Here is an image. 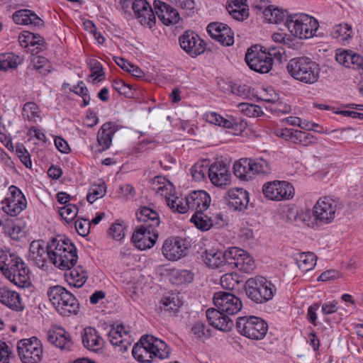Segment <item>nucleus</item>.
Segmentation results:
<instances>
[{
	"instance_id": "nucleus-25",
	"label": "nucleus",
	"mask_w": 363,
	"mask_h": 363,
	"mask_svg": "<svg viewBox=\"0 0 363 363\" xmlns=\"http://www.w3.org/2000/svg\"><path fill=\"white\" fill-rule=\"evenodd\" d=\"M136 217L141 227L157 229L160 224L159 213L150 207L141 206L136 212Z\"/></svg>"
},
{
	"instance_id": "nucleus-6",
	"label": "nucleus",
	"mask_w": 363,
	"mask_h": 363,
	"mask_svg": "<svg viewBox=\"0 0 363 363\" xmlns=\"http://www.w3.org/2000/svg\"><path fill=\"white\" fill-rule=\"evenodd\" d=\"M285 26L294 36L308 39L315 35L319 23L315 18L307 14L296 13L288 16Z\"/></svg>"
},
{
	"instance_id": "nucleus-53",
	"label": "nucleus",
	"mask_w": 363,
	"mask_h": 363,
	"mask_svg": "<svg viewBox=\"0 0 363 363\" xmlns=\"http://www.w3.org/2000/svg\"><path fill=\"white\" fill-rule=\"evenodd\" d=\"M78 207L74 204L68 203L60 210V216L67 223L72 222L78 213Z\"/></svg>"
},
{
	"instance_id": "nucleus-17",
	"label": "nucleus",
	"mask_w": 363,
	"mask_h": 363,
	"mask_svg": "<svg viewBox=\"0 0 363 363\" xmlns=\"http://www.w3.org/2000/svg\"><path fill=\"white\" fill-rule=\"evenodd\" d=\"M132 9L135 18L141 25L149 28H152L155 26L156 23L155 14L146 0H135L133 2Z\"/></svg>"
},
{
	"instance_id": "nucleus-11",
	"label": "nucleus",
	"mask_w": 363,
	"mask_h": 363,
	"mask_svg": "<svg viewBox=\"0 0 363 363\" xmlns=\"http://www.w3.org/2000/svg\"><path fill=\"white\" fill-rule=\"evenodd\" d=\"M262 192L267 199L276 201L289 200L295 194L291 183L279 180L265 183L262 186Z\"/></svg>"
},
{
	"instance_id": "nucleus-63",
	"label": "nucleus",
	"mask_w": 363,
	"mask_h": 363,
	"mask_svg": "<svg viewBox=\"0 0 363 363\" xmlns=\"http://www.w3.org/2000/svg\"><path fill=\"white\" fill-rule=\"evenodd\" d=\"M320 308L319 303H315L308 308L306 318L314 326L318 325L317 311Z\"/></svg>"
},
{
	"instance_id": "nucleus-37",
	"label": "nucleus",
	"mask_w": 363,
	"mask_h": 363,
	"mask_svg": "<svg viewBox=\"0 0 363 363\" xmlns=\"http://www.w3.org/2000/svg\"><path fill=\"white\" fill-rule=\"evenodd\" d=\"M22 58L13 52H6L0 55V71H7L9 69H16L21 64Z\"/></svg>"
},
{
	"instance_id": "nucleus-18",
	"label": "nucleus",
	"mask_w": 363,
	"mask_h": 363,
	"mask_svg": "<svg viewBox=\"0 0 363 363\" xmlns=\"http://www.w3.org/2000/svg\"><path fill=\"white\" fill-rule=\"evenodd\" d=\"M206 30L211 38L223 45L230 46L234 43V32L225 23L212 22L207 26Z\"/></svg>"
},
{
	"instance_id": "nucleus-29",
	"label": "nucleus",
	"mask_w": 363,
	"mask_h": 363,
	"mask_svg": "<svg viewBox=\"0 0 363 363\" xmlns=\"http://www.w3.org/2000/svg\"><path fill=\"white\" fill-rule=\"evenodd\" d=\"M13 20L16 24L30 26H40L43 23V20L33 11L28 9L16 11L13 14Z\"/></svg>"
},
{
	"instance_id": "nucleus-46",
	"label": "nucleus",
	"mask_w": 363,
	"mask_h": 363,
	"mask_svg": "<svg viewBox=\"0 0 363 363\" xmlns=\"http://www.w3.org/2000/svg\"><path fill=\"white\" fill-rule=\"evenodd\" d=\"M250 160L249 164L250 172L252 177L256 174H268L270 172V167L267 160L262 158L248 159Z\"/></svg>"
},
{
	"instance_id": "nucleus-33",
	"label": "nucleus",
	"mask_w": 363,
	"mask_h": 363,
	"mask_svg": "<svg viewBox=\"0 0 363 363\" xmlns=\"http://www.w3.org/2000/svg\"><path fill=\"white\" fill-rule=\"evenodd\" d=\"M203 262L209 267L218 268L225 265L224 252L211 248L206 250L201 254Z\"/></svg>"
},
{
	"instance_id": "nucleus-24",
	"label": "nucleus",
	"mask_w": 363,
	"mask_h": 363,
	"mask_svg": "<svg viewBox=\"0 0 363 363\" xmlns=\"http://www.w3.org/2000/svg\"><path fill=\"white\" fill-rule=\"evenodd\" d=\"M187 206L195 213H203L209 207L211 197L204 191H194L187 196Z\"/></svg>"
},
{
	"instance_id": "nucleus-21",
	"label": "nucleus",
	"mask_w": 363,
	"mask_h": 363,
	"mask_svg": "<svg viewBox=\"0 0 363 363\" xmlns=\"http://www.w3.org/2000/svg\"><path fill=\"white\" fill-rule=\"evenodd\" d=\"M208 178L215 186H222L228 184L230 179L228 167L222 160L213 162L210 165Z\"/></svg>"
},
{
	"instance_id": "nucleus-35",
	"label": "nucleus",
	"mask_w": 363,
	"mask_h": 363,
	"mask_svg": "<svg viewBox=\"0 0 363 363\" xmlns=\"http://www.w3.org/2000/svg\"><path fill=\"white\" fill-rule=\"evenodd\" d=\"M296 262L298 268L302 272H308L313 269L316 264V255L313 252H302L296 257Z\"/></svg>"
},
{
	"instance_id": "nucleus-52",
	"label": "nucleus",
	"mask_w": 363,
	"mask_h": 363,
	"mask_svg": "<svg viewBox=\"0 0 363 363\" xmlns=\"http://www.w3.org/2000/svg\"><path fill=\"white\" fill-rule=\"evenodd\" d=\"M238 276L234 273H227L220 277L221 286L227 290H233L239 284Z\"/></svg>"
},
{
	"instance_id": "nucleus-15",
	"label": "nucleus",
	"mask_w": 363,
	"mask_h": 363,
	"mask_svg": "<svg viewBox=\"0 0 363 363\" xmlns=\"http://www.w3.org/2000/svg\"><path fill=\"white\" fill-rule=\"evenodd\" d=\"M181 48L191 57L202 54L206 49L205 42L197 33L192 30H186L179 36Z\"/></svg>"
},
{
	"instance_id": "nucleus-42",
	"label": "nucleus",
	"mask_w": 363,
	"mask_h": 363,
	"mask_svg": "<svg viewBox=\"0 0 363 363\" xmlns=\"http://www.w3.org/2000/svg\"><path fill=\"white\" fill-rule=\"evenodd\" d=\"M263 15L267 21L273 23H279L289 16L286 11L279 8H272V6L264 9Z\"/></svg>"
},
{
	"instance_id": "nucleus-7",
	"label": "nucleus",
	"mask_w": 363,
	"mask_h": 363,
	"mask_svg": "<svg viewBox=\"0 0 363 363\" xmlns=\"http://www.w3.org/2000/svg\"><path fill=\"white\" fill-rule=\"evenodd\" d=\"M272 55L259 45H255L247 49L245 60L249 67L257 72L268 73L273 65L274 59Z\"/></svg>"
},
{
	"instance_id": "nucleus-51",
	"label": "nucleus",
	"mask_w": 363,
	"mask_h": 363,
	"mask_svg": "<svg viewBox=\"0 0 363 363\" xmlns=\"http://www.w3.org/2000/svg\"><path fill=\"white\" fill-rule=\"evenodd\" d=\"M106 192V186L104 182L99 184H93L89 189L86 200L89 203H93L99 198H102Z\"/></svg>"
},
{
	"instance_id": "nucleus-60",
	"label": "nucleus",
	"mask_w": 363,
	"mask_h": 363,
	"mask_svg": "<svg viewBox=\"0 0 363 363\" xmlns=\"http://www.w3.org/2000/svg\"><path fill=\"white\" fill-rule=\"evenodd\" d=\"M266 109L269 110L272 113H288L291 111V108L290 106L285 103L278 101L272 105L266 106Z\"/></svg>"
},
{
	"instance_id": "nucleus-62",
	"label": "nucleus",
	"mask_w": 363,
	"mask_h": 363,
	"mask_svg": "<svg viewBox=\"0 0 363 363\" xmlns=\"http://www.w3.org/2000/svg\"><path fill=\"white\" fill-rule=\"evenodd\" d=\"M240 106L242 108V111L250 117L259 116L260 113H262L261 107L257 105L242 103Z\"/></svg>"
},
{
	"instance_id": "nucleus-41",
	"label": "nucleus",
	"mask_w": 363,
	"mask_h": 363,
	"mask_svg": "<svg viewBox=\"0 0 363 363\" xmlns=\"http://www.w3.org/2000/svg\"><path fill=\"white\" fill-rule=\"evenodd\" d=\"M331 36L339 41L345 42L352 37V26L347 23H340L333 26Z\"/></svg>"
},
{
	"instance_id": "nucleus-40",
	"label": "nucleus",
	"mask_w": 363,
	"mask_h": 363,
	"mask_svg": "<svg viewBox=\"0 0 363 363\" xmlns=\"http://www.w3.org/2000/svg\"><path fill=\"white\" fill-rule=\"evenodd\" d=\"M20 271L16 275H12L11 282L15 285L26 288L30 285V270L26 263H21Z\"/></svg>"
},
{
	"instance_id": "nucleus-12",
	"label": "nucleus",
	"mask_w": 363,
	"mask_h": 363,
	"mask_svg": "<svg viewBox=\"0 0 363 363\" xmlns=\"http://www.w3.org/2000/svg\"><path fill=\"white\" fill-rule=\"evenodd\" d=\"M3 211L10 216H16L26 208L27 202L21 189L14 185L9 188V196L2 201Z\"/></svg>"
},
{
	"instance_id": "nucleus-32",
	"label": "nucleus",
	"mask_w": 363,
	"mask_h": 363,
	"mask_svg": "<svg viewBox=\"0 0 363 363\" xmlns=\"http://www.w3.org/2000/svg\"><path fill=\"white\" fill-rule=\"evenodd\" d=\"M116 131V125L112 122L104 123L99 130L97 141L99 145L102 147V150H106L110 147Z\"/></svg>"
},
{
	"instance_id": "nucleus-27",
	"label": "nucleus",
	"mask_w": 363,
	"mask_h": 363,
	"mask_svg": "<svg viewBox=\"0 0 363 363\" xmlns=\"http://www.w3.org/2000/svg\"><path fill=\"white\" fill-rule=\"evenodd\" d=\"M47 340L50 343L61 350H69L73 345L69 334L62 328L49 330Z\"/></svg>"
},
{
	"instance_id": "nucleus-5",
	"label": "nucleus",
	"mask_w": 363,
	"mask_h": 363,
	"mask_svg": "<svg viewBox=\"0 0 363 363\" xmlns=\"http://www.w3.org/2000/svg\"><path fill=\"white\" fill-rule=\"evenodd\" d=\"M48 296L61 315L70 316L78 313L79 303L65 288L59 285L50 287L48 291Z\"/></svg>"
},
{
	"instance_id": "nucleus-30",
	"label": "nucleus",
	"mask_w": 363,
	"mask_h": 363,
	"mask_svg": "<svg viewBox=\"0 0 363 363\" xmlns=\"http://www.w3.org/2000/svg\"><path fill=\"white\" fill-rule=\"evenodd\" d=\"M128 335V332L123 325H118L116 328L113 327L108 334L111 345L121 347V351H126L128 347L130 345L129 340L125 337Z\"/></svg>"
},
{
	"instance_id": "nucleus-28",
	"label": "nucleus",
	"mask_w": 363,
	"mask_h": 363,
	"mask_svg": "<svg viewBox=\"0 0 363 363\" xmlns=\"http://www.w3.org/2000/svg\"><path fill=\"white\" fill-rule=\"evenodd\" d=\"M18 41L22 47L27 48L28 46H37L36 53L40 51H43L47 48V43L44 40V38L39 34L34 33L33 32L24 30L18 37Z\"/></svg>"
},
{
	"instance_id": "nucleus-38",
	"label": "nucleus",
	"mask_w": 363,
	"mask_h": 363,
	"mask_svg": "<svg viewBox=\"0 0 363 363\" xmlns=\"http://www.w3.org/2000/svg\"><path fill=\"white\" fill-rule=\"evenodd\" d=\"M190 220L198 229L203 231L208 230L213 225H219V222L203 215V213H194Z\"/></svg>"
},
{
	"instance_id": "nucleus-1",
	"label": "nucleus",
	"mask_w": 363,
	"mask_h": 363,
	"mask_svg": "<svg viewBox=\"0 0 363 363\" xmlns=\"http://www.w3.org/2000/svg\"><path fill=\"white\" fill-rule=\"evenodd\" d=\"M29 258L39 268L43 269L48 259L60 269H67L78 259L75 245L70 239L58 235L52 238L45 247L43 240L31 242Z\"/></svg>"
},
{
	"instance_id": "nucleus-13",
	"label": "nucleus",
	"mask_w": 363,
	"mask_h": 363,
	"mask_svg": "<svg viewBox=\"0 0 363 363\" xmlns=\"http://www.w3.org/2000/svg\"><path fill=\"white\" fill-rule=\"evenodd\" d=\"M189 250V242L180 237H171L163 243L162 252L166 259L176 261L185 257Z\"/></svg>"
},
{
	"instance_id": "nucleus-57",
	"label": "nucleus",
	"mask_w": 363,
	"mask_h": 363,
	"mask_svg": "<svg viewBox=\"0 0 363 363\" xmlns=\"http://www.w3.org/2000/svg\"><path fill=\"white\" fill-rule=\"evenodd\" d=\"M191 332L196 338L200 339L203 337H208L211 336L210 330L206 329L205 323L199 321L194 324L191 328Z\"/></svg>"
},
{
	"instance_id": "nucleus-26",
	"label": "nucleus",
	"mask_w": 363,
	"mask_h": 363,
	"mask_svg": "<svg viewBox=\"0 0 363 363\" xmlns=\"http://www.w3.org/2000/svg\"><path fill=\"white\" fill-rule=\"evenodd\" d=\"M83 345L89 350L96 352L104 346V340L93 327H86L82 332Z\"/></svg>"
},
{
	"instance_id": "nucleus-61",
	"label": "nucleus",
	"mask_w": 363,
	"mask_h": 363,
	"mask_svg": "<svg viewBox=\"0 0 363 363\" xmlns=\"http://www.w3.org/2000/svg\"><path fill=\"white\" fill-rule=\"evenodd\" d=\"M91 223L88 219L77 220L75 221V228L78 234L82 237L89 233Z\"/></svg>"
},
{
	"instance_id": "nucleus-3",
	"label": "nucleus",
	"mask_w": 363,
	"mask_h": 363,
	"mask_svg": "<svg viewBox=\"0 0 363 363\" xmlns=\"http://www.w3.org/2000/svg\"><path fill=\"white\" fill-rule=\"evenodd\" d=\"M286 69L294 79L306 84H315L320 77L319 65L306 56L291 59L287 64Z\"/></svg>"
},
{
	"instance_id": "nucleus-8",
	"label": "nucleus",
	"mask_w": 363,
	"mask_h": 363,
	"mask_svg": "<svg viewBox=\"0 0 363 363\" xmlns=\"http://www.w3.org/2000/svg\"><path fill=\"white\" fill-rule=\"evenodd\" d=\"M236 328L242 335L252 340H262L268 330V324L257 316H242L237 318Z\"/></svg>"
},
{
	"instance_id": "nucleus-49",
	"label": "nucleus",
	"mask_w": 363,
	"mask_h": 363,
	"mask_svg": "<svg viewBox=\"0 0 363 363\" xmlns=\"http://www.w3.org/2000/svg\"><path fill=\"white\" fill-rule=\"evenodd\" d=\"M243 253V250L236 247H229L224 252L225 265H228L230 269H235V264L240 255Z\"/></svg>"
},
{
	"instance_id": "nucleus-45",
	"label": "nucleus",
	"mask_w": 363,
	"mask_h": 363,
	"mask_svg": "<svg viewBox=\"0 0 363 363\" xmlns=\"http://www.w3.org/2000/svg\"><path fill=\"white\" fill-rule=\"evenodd\" d=\"M162 308L170 313H176L179 311L182 305V301L179 299V295L172 294L168 296H164L161 300Z\"/></svg>"
},
{
	"instance_id": "nucleus-16",
	"label": "nucleus",
	"mask_w": 363,
	"mask_h": 363,
	"mask_svg": "<svg viewBox=\"0 0 363 363\" xmlns=\"http://www.w3.org/2000/svg\"><path fill=\"white\" fill-rule=\"evenodd\" d=\"M159 237L157 229H152L139 226L131 238L135 247L141 250L152 247Z\"/></svg>"
},
{
	"instance_id": "nucleus-14",
	"label": "nucleus",
	"mask_w": 363,
	"mask_h": 363,
	"mask_svg": "<svg viewBox=\"0 0 363 363\" xmlns=\"http://www.w3.org/2000/svg\"><path fill=\"white\" fill-rule=\"evenodd\" d=\"M213 303L216 308L227 315L236 314L242 307L240 298L231 293L225 291H218L214 294Z\"/></svg>"
},
{
	"instance_id": "nucleus-58",
	"label": "nucleus",
	"mask_w": 363,
	"mask_h": 363,
	"mask_svg": "<svg viewBox=\"0 0 363 363\" xmlns=\"http://www.w3.org/2000/svg\"><path fill=\"white\" fill-rule=\"evenodd\" d=\"M16 155L19 157L21 162L27 167L31 168L32 162L30 160V155L23 145H19L16 146Z\"/></svg>"
},
{
	"instance_id": "nucleus-54",
	"label": "nucleus",
	"mask_w": 363,
	"mask_h": 363,
	"mask_svg": "<svg viewBox=\"0 0 363 363\" xmlns=\"http://www.w3.org/2000/svg\"><path fill=\"white\" fill-rule=\"evenodd\" d=\"M113 87L120 94L125 95L128 98L133 96V87L131 85L125 83L122 79H115L113 81Z\"/></svg>"
},
{
	"instance_id": "nucleus-19",
	"label": "nucleus",
	"mask_w": 363,
	"mask_h": 363,
	"mask_svg": "<svg viewBox=\"0 0 363 363\" xmlns=\"http://www.w3.org/2000/svg\"><path fill=\"white\" fill-rule=\"evenodd\" d=\"M223 199L230 208L242 211L249 203V193L242 188L230 189L225 194Z\"/></svg>"
},
{
	"instance_id": "nucleus-55",
	"label": "nucleus",
	"mask_w": 363,
	"mask_h": 363,
	"mask_svg": "<svg viewBox=\"0 0 363 363\" xmlns=\"http://www.w3.org/2000/svg\"><path fill=\"white\" fill-rule=\"evenodd\" d=\"M226 9L232 18L239 21H242L247 19L249 16V9L246 7L237 9H233L230 5H227Z\"/></svg>"
},
{
	"instance_id": "nucleus-4",
	"label": "nucleus",
	"mask_w": 363,
	"mask_h": 363,
	"mask_svg": "<svg viewBox=\"0 0 363 363\" xmlns=\"http://www.w3.org/2000/svg\"><path fill=\"white\" fill-rule=\"evenodd\" d=\"M244 288L247 298L255 303H264L272 300L277 292L276 286L262 276L249 278Z\"/></svg>"
},
{
	"instance_id": "nucleus-48",
	"label": "nucleus",
	"mask_w": 363,
	"mask_h": 363,
	"mask_svg": "<svg viewBox=\"0 0 363 363\" xmlns=\"http://www.w3.org/2000/svg\"><path fill=\"white\" fill-rule=\"evenodd\" d=\"M31 65L34 69L43 75H47L51 72L50 62L47 58L42 56H33Z\"/></svg>"
},
{
	"instance_id": "nucleus-10",
	"label": "nucleus",
	"mask_w": 363,
	"mask_h": 363,
	"mask_svg": "<svg viewBox=\"0 0 363 363\" xmlns=\"http://www.w3.org/2000/svg\"><path fill=\"white\" fill-rule=\"evenodd\" d=\"M17 350L23 363H38L43 359V346L36 337L19 340Z\"/></svg>"
},
{
	"instance_id": "nucleus-34",
	"label": "nucleus",
	"mask_w": 363,
	"mask_h": 363,
	"mask_svg": "<svg viewBox=\"0 0 363 363\" xmlns=\"http://www.w3.org/2000/svg\"><path fill=\"white\" fill-rule=\"evenodd\" d=\"M220 126L230 130L233 135H239L246 129L247 124L244 120L230 116L228 118L222 117Z\"/></svg>"
},
{
	"instance_id": "nucleus-20",
	"label": "nucleus",
	"mask_w": 363,
	"mask_h": 363,
	"mask_svg": "<svg viewBox=\"0 0 363 363\" xmlns=\"http://www.w3.org/2000/svg\"><path fill=\"white\" fill-rule=\"evenodd\" d=\"M153 5L155 13L164 25H175L182 20L177 10L169 4L157 0L154 1Z\"/></svg>"
},
{
	"instance_id": "nucleus-31",
	"label": "nucleus",
	"mask_w": 363,
	"mask_h": 363,
	"mask_svg": "<svg viewBox=\"0 0 363 363\" xmlns=\"http://www.w3.org/2000/svg\"><path fill=\"white\" fill-rule=\"evenodd\" d=\"M0 302L16 311H22L23 308L20 295L7 287L0 288Z\"/></svg>"
},
{
	"instance_id": "nucleus-44",
	"label": "nucleus",
	"mask_w": 363,
	"mask_h": 363,
	"mask_svg": "<svg viewBox=\"0 0 363 363\" xmlns=\"http://www.w3.org/2000/svg\"><path fill=\"white\" fill-rule=\"evenodd\" d=\"M249 164H250V160L247 158L240 159L235 162L233 165L234 174L242 180L251 179L252 174L250 172Z\"/></svg>"
},
{
	"instance_id": "nucleus-59",
	"label": "nucleus",
	"mask_w": 363,
	"mask_h": 363,
	"mask_svg": "<svg viewBox=\"0 0 363 363\" xmlns=\"http://www.w3.org/2000/svg\"><path fill=\"white\" fill-rule=\"evenodd\" d=\"M123 226L121 223L116 222L109 228L108 233L114 240H121L124 236Z\"/></svg>"
},
{
	"instance_id": "nucleus-36",
	"label": "nucleus",
	"mask_w": 363,
	"mask_h": 363,
	"mask_svg": "<svg viewBox=\"0 0 363 363\" xmlns=\"http://www.w3.org/2000/svg\"><path fill=\"white\" fill-rule=\"evenodd\" d=\"M76 263L67 270L69 272V284L75 287L79 288L82 286L88 278L87 272L85 271L82 266L73 268Z\"/></svg>"
},
{
	"instance_id": "nucleus-2",
	"label": "nucleus",
	"mask_w": 363,
	"mask_h": 363,
	"mask_svg": "<svg viewBox=\"0 0 363 363\" xmlns=\"http://www.w3.org/2000/svg\"><path fill=\"white\" fill-rule=\"evenodd\" d=\"M170 349L162 340L152 335H143L132 350L133 357L140 363H152L169 357Z\"/></svg>"
},
{
	"instance_id": "nucleus-56",
	"label": "nucleus",
	"mask_w": 363,
	"mask_h": 363,
	"mask_svg": "<svg viewBox=\"0 0 363 363\" xmlns=\"http://www.w3.org/2000/svg\"><path fill=\"white\" fill-rule=\"evenodd\" d=\"M23 116L31 121L35 117H38V107L36 104L33 102H27L24 104L23 108Z\"/></svg>"
},
{
	"instance_id": "nucleus-39",
	"label": "nucleus",
	"mask_w": 363,
	"mask_h": 363,
	"mask_svg": "<svg viewBox=\"0 0 363 363\" xmlns=\"http://www.w3.org/2000/svg\"><path fill=\"white\" fill-rule=\"evenodd\" d=\"M21 258L13 253L7 254L4 251H0V270L4 275L9 269H13V267L18 264Z\"/></svg>"
},
{
	"instance_id": "nucleus-22",
	"label": "nucleus",
	"mask_w": 363,
	"mask_h": 363,
	"mask_svg": "<svg viewBox=\"0 0 363 363\" xmlns=\"http://www.w3.org/2000/svg\"><path fill=\"white\" fill-rule=\"evenodd\" d=\"M206 317L209 324L217 330L228 332L233 328V321L218 308H208L206 311Z\"/></svg>"
},
{
	"instance_id": "nucleus-9",
	"label": "nucleus",
	"mask_w": 363,
	"mask_h": 363,
	"mask_svg": "<svg viewBox=\"0 0 363 363\" xmlns=\"http://www.w3.org/2000/svg\"><path fill=\"white\" fill-rule=\"evenodd\" d=\"M343 204L337 198L324 196L320 198L313 208V215L317 222L330 224L335 218L337 209H342Z\"/></svg>"
},
{
	"instance_id": "nucleus-43",
	"label": "nucleus",
	"mask_w": 363,
	"mask_h": 363,
	"mask_svg": "<svg viewBox=\"0 0 363 363\" xmlns=\"http://www.w3.org/2000/svg\"><path fill=\"white\" fill-rule=\"evenodd\" d=\"M235 264V269L245 272L250 273L255 269V263L252 257L243 250Z\"/></svg>"
},
{
	"instance_id": "nucleus-50",
	"label": "nucleus",
	"mask_w": 363,
	"mask_h": 363,
	"mask_svg": "<svg viewBox=\"0 0 363 363\" xmlns=\"http://www.w3.org/2000/svg\"><path fill=\"white\" fill-rule=\"evenodd\" d=\"M293 143L303 146H308L315 143L316 139L308 132L296 130Z\"/></svg>"
},
{
	"instance_id": "nucleus-64",
	"label": "nucleus",
	"mask_w": 363,
	"mask_h": 363,
	"mask_svg": "<svg viewBox=\"0 0 363 363\" xmlns=\"http://www.w3.org/2000/svg\"><path fill=\"white\" fill-rule=\"evenodd\" d=\"M91 77H95V79L102 77L104 74L101 64L95 59L90 60Z\"/></svg>"
},
{
	"instance_id": "nucleus-23",
	"label": "nucleus",
	"mask_w": 363,
	"mask_h": 363,
	"mask_svg": "<svg viewBox=\"0 0 363 363\" xmlns=\"http://www.w3.org/2000/svg\"><path fill=\"white\" fill-rule=\"evenodd\" d=\"M336 61L345 67L359 69L363 72V57L350 50H337Z\"/></svg>"
},
{
	"instance_id": "nucleus-47",
	"label": "nucleus",
	"mask_w": 363,
	"mask_h": 363,
	"mask_svg": "<svg viewBox=\"0 0 363 363\" xmlns=\"http://www.w3.org/2000/svg\"><path fill=\"white\" fill-rule=\"evenodd\" d=\"M210 166L208 160H203L196 163L191 169L192 177L196 181H201L209 174Z\"/></svg>"
}]
</instances>
